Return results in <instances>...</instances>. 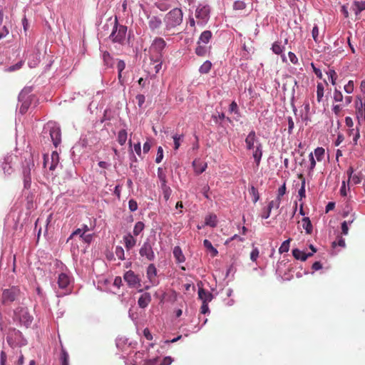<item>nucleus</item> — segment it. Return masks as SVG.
Listing matches in <instances>:
<instances>
[{
  "instance_id": "obj_63",
  "label": "nucleus",
  "mask_w": 365,
  "mask_h": 365,
  "mask_svg": "<svg viewBox=\"0 0 365 365\" xmlns=\"http://www.w3.org/2000/svg\"><path fill=\"white\" fill-rule=\"evenodd\" d=\"M339 245L341 247H345V241L344 239H342L341 237H340L338 240V242H332V247H335L336 245Z\"/></svg>"
},
{
  "instance_id": "obj_21",
  "label": "nucleus",
  "mask_w": 365,
  "mask_h": 365,
  "mask_svg": "<svg viewBox=\"0 0 365 365\" xmlns=\"http://www.w3.org/2000/svg\"><path fill=\"white\" fill-rule=\"evenodd\" d=\"M150 301H151V296H150V293L145 292L138 299V304L140 308H145L148 307V305L149 304Z\"/></svg>"
},
{
  "instance_id": "obj_20",
  "label": "nucleus",
  "mask_w": 365,
  "mask_h": 365,
  "mask_svg": "<svg viewBox=\"0 0 365 365\" xmlns=\"http://www.w3.org/2000/svg\"><path fill=\"white\" fill-rule=\"evenodd\" d=\"M292 255L295 259L301 261H305L308 257L312 256V253H307L297 248L292 250Z\"/></svg>"
},
{
  "instance_id": "obj_33",
  "label": "nucleus",
  "mask_w": 365,
  "mask_h": 365,
  "mask_svg": "<svg viewBox=\"0 0 365 365\" xmlns=\"http://www.w3.org/2000/svg\"><path fill=\"white\" fill-rule=\"evenodd\" d=\"M284 50V46H282L280 42L276 41L272 44V51L275 54H282Z\"/></svg>"
},
{
  "instance_id": "obj_32",
  "label": "nucleus",
  "mask_w": 365,
  "mask_h": 365,
  "mask_svg": "<svg viewBox=\"0 0 365 365\" xmlns=\"http://www.w3.org/2000/svg\"><path fill=\"white\" fill-rule=\"evenodd\" d=\"M128 133L125 129L120 130L118 133V142L120 145H123L127 140Z\"/></svg>"
},
{
  "instance_id": "obj_46",
  "label": "nucleus",
  "mask_w": 365,
  "mask_h": 365,
  "mask_svg": "<svg viewBox=\"0 0 365 365\" xmlns=\"http://www.w3.org/2000/svg\"><path fill=\"white\" fill-rule=\"evenodd\" d=\"M361 174L360 173H357V174H354L351 178V182L354 184V185H357V184H359L361 182Z\"/></svg>"
},
{
  "instance_id": "obj_36",
  "label": "nucleus",
  "mask_w": 365,
  "mask_h": 365,
  "mask_svg": "<svg viewBox=\"0 0 365 365\" xmlns=\"http://www.w3.org/2000/svg\"><path fill=\"white\" fill-rule=\"evenodd\" d=\"M145 225L143 222H138L135 223L134 228H133V235L135 236H138L140 235V233L144 230Z\"/></svg>"
},
{
  "instance_id": "obj_39",
  "label": "nucleus",
  "mask_w": 365,
  "mask_h": 365,
  "mask_svg": "<svg viewBox=\"0 0 365 365\" xmlns=\"http://www.w3.org/2000/svg\"><path fill=\"white\" fill-rule=\"evenodd\" d=\"M290 239L284 241L279 248V253L287 252L289 249Z\"/></svg>"
},
{
  "instance_id": "obj_6",
  "label": "nucleus",
  "mask_w": 365,
  "mask_h": 365,
  "mask_svg": "<svg viewBox=\"0 0 365 365\" xmlns=\"http://www.w3.org/2000/svg\"><path fill=\"white\" fill-rule=\"evenodd\" d=\"M154 243L147 239L139 250V254L141 257L145 258L148 261H153L155 259L153 247Z\"/></svg>"
},
{
  "instance_id": "obj_58",
  "label": "nucleus",
  "mask_w": 365,
  "mask_h": 365,
  "mask_svg": "<svg viewBox=\"0 0 365 365\" xmlns=\"http://www.w3.org/2000/svg\"><path fill=\"white\" fill-rule=\"evenodd\" d=\"M137 101H138V105L140 108H141L143 105V103H145V97L144 95L143 94H138L135 97Z\"/></svg>"
},
{
  "instance_id": "obj_59",
  "label": "nucleus",
  "mask_w": 365,
  "mask_h": 365,
  "mask_svg": "<svg viewBox=\"0 0 365 365\" xmlns=\"http://www.w3.org/2000/svg\"><path fill=\"white\" fill-rule=\"evenodd\" d=\"M334 99L336 102H341L343 100L342 93L340 91H337L336 89H335V91L334 93Z\"/></svg>"
},
{
  "instance_id": "obj_54",
  "label": "nucleus",
  "mask_w": 365,
  "mask_h": 365,
  "mask_svg": "<svg viewBox=\"0 0 365 365\" xmlns=\"http://www.w3.org/2000/svg\"><path fill=\"white\" fill-rule=\"evenodd\" d=\"M8 28L4 25L0 27V39L4 38L9 34Z\"/></svg>"
},
{
  "instance_id": "obj_41",
  "label": "nucleus",
  "mask_w": 365,
  "mask_h": 365,
  "mask_svg": "<svg viewBox=\"0 0 365 365\" xmlns=\"http://www.w3.org/2000/svg\"><path fill=\"white\" fill-rule=\"evenodd\" d=\"M158 176L160 179V181L161 182V187H163L166 185V178L165 175L163 173V169L161 168H159L158 169Z\"/></svg>"
},
{
  "instance_id": "obj_51",
  "label": "nucleus",
  "mask_w": 365,
  "mask_h": 365,
  "mask_svg": "<svg viewBox=\"0 0 365 365\" xmlns=\"http://www.w3.org/2000/svg\"><path fill=\"white\" fill-rule=\"evenodd\" d=\"M288 58L292 63H293L294 65L298 64V63H299L298 58H297V56L293 52L289 51L288 53Z\"/></svg>"
},
{
  "instance_id": "obj_14",
  "label": "nucleus",
  "mask_w": 365,
  "mask_h": 365,
  "mask_svg": "<svg viewBox=\"0 0 365 365\" xmlns=\"http://www.w3.org/2000/svg\"><path fill=\"white\" fill-rule=\"evenodd\" d=\"M146 274L150 283H152L153 285L158 284V281L156 279L157 269L154 264H150L148 266Z\"/></svg>"
},
{
  "instance_id": "obj_55",
  "label": "nucleus",
  "mask_w": 365,
  "mask_h": 365,
  "mask_svg": "<svg viewBox=\"0 0 365 365\" xmlns=\"http://www.w3.org/2000/svg\"><path fill=\"white\" fill-rule=\"evenodd\" d=\"M259 257V250L257 247L254 248L250 253V259L252 262H255Z\"/></svg>"
},
{
  "instance_id": "obj_8",
  "label": "nucleus",
  "mask_w": 365,
  "mask_h": 365,
  "mask_svg": "<svg viewBox=\"0 0 365 365\" xmlns=\"http://www.w3.org/2000/svg\"><path fill=\"white\" fill-rule=\"evenodd\" d=\"M20 293L19 289L16 287L4 290L2 294V302L4 304L11 303L16 300Z\"/></svg>"
},
{
  "instance_id": "obj_27",
  "label": "nucleus",
  "mask_w": 365,
  "mask_h": 365,
  "mask_svg": "<svg viewBox=\"0 0 365 365\" xmlns=\"http://www.w3.org/2000/svg\"><path fill=\"white\" fill-rule=\"evenodd\" d=\"M286 183L284 182L283 185L279 187L277 190V196L275 200L276 201V208H279L281 203V197L286 193Z\"/></svg>"
},
{
  "instance_id": "obj_13",
  "label": "nucleus",
  "mask_w": 365,
  "mask_h": 365,
  "mask_svg": "<svg viewBox=\"0 0 365 365\" xmlns=\"http://www.w3.org/2000/svg\"><path fill=\"white\" fill-rule=\"evenodd\" d=\"M260 143L259 141V139L256 136V133L255 130H252L250 132V133L247 135V136L245 138V143H246V148L247 150H254L256 145Z\"/></svg>"
},
{
  "instance_id": "obj_22",
  "label": "nucleus",
  "mask_w": 365,
  "mask_h": 365,
  "mask_svg": "<svg viewBox=\"0 0 365 365\" xmlns=\"http://www.w3.org/2000/svg\"><path fill=\"white\" fill-rule=\"evenodd\" d=\"M70 284V277L65 273H61L58 277V284L61 289H65Z\"/></svg>"
},
{
  "instance_id": "obj_49",
  "label": "nucleus",
  "mask_w": 365,
  "mask_h": 365,
  "mask_svg": "<svg viewBox=\"0 0 365 365\" xmlns=\"http://www.w3.org/2000/svg\"><path fill=\"white\" fill-rule=\"evenodd\" d=\"M163 159V150L162 147H158V152H157V156L155 158V162L157 163H160L162 160Z\"/></svg>"
},
{
  "instance_id": "obj_50",
  "label": "nucleus",
  "mask_w": 365,
  "mask_h": 365,
  "mask_svg": "<svg viewBox=\"0 0 365 365\" xmlns=\"http://www.w3.org/2000/svg\"><path fill=\"white\" fill-rule=\"evenodd\" d=\"M298 195L299 197V201H301L302 200V198L305 197V182L304 181H303L302 183V186L298 191Z\"/></svg>"
},
{
  "instance_id": "obj_3",
  "label": "nucleus",
  "mask_w": 365,
  "mask_h": 365,
  "mask_svg": "<svg viewBox=\"0 0 365 365\" xmlns=\"http://www.w3.org/2000/svg\"><path fill=\"white\" fill-rule=\"evenodd\" d=\"M167 46L165 41L161 37H155L149 48V56L151 61H158L163 58L164 50Z\"/></svg>"
},
{
  "instance_id": "obj_64",
  "label": "nucleus",
  "mask_w": 365,
  "mask_h": 365,
  "mask_svg": "<svg viewBox=\"0 0 365 365\" xmlns=\"http://www.w3.org/2000/svg\"><path fill=\"white\" fill-rule=\"evenodd\" d=\"M173 361V359L170 356H166L163 359L160 365H170Z\"/></svg>"
},
{
  "instance_id": "obj_9",
  "label": "nucleus",
  "mask_w": 365,
  "mask_h": 365,
  "mask_svg": "<svg viewBox=\"0 0 365 365\" xmlns=\"http://www.w3.org/2000/svg\"><path fill=\"white\" fill-rule=\"evenodd\" d=\"M146 16L148 19V28L151 31L155 32L160 29L163 22L160 16H151L150 14H147Z\"/></svg>"
},
{
  "instance_id": "obj_19",
  "label": "nucleus",
  "mask_w": 365,
  "mask_h": 365,
  "mask_svg": "<svg viewBox=\"0 0 365 365\" xmlns=\"http://www.w3.org/2000/svg\"><path fill=\"white\" fill-rule=\"evenodd\" d=\"M123 242L126 250H130L135 246L137 241L130 233H128L123 237Z\"/></svg>"
},
{
  "instance_id": "obj_2",
  "label": "nucleus",
  "mask_w": 365,
  "mask_h": 365,
  "mask_svg": "<svg viewBox=\"0 0 365 365\" xmlns=\"http://www.w3.org/2000/svg\"><path fill=\"white\" fill-rule=\"evenodd\" d=\"M183 21V12L180 8H174L164 17L165 29L170 31L180 26Z\"/></svg>"
},
{
  "instance_id": "obj_4",
  "label": "nucleus",
  "mask_w": 365,
  "mask_h": 365,
  "mask_svg": "<svg viewBox=\"0 0 365 365\" xmlns=\"http://www.w3.org/2000/svg\"><path fill=\"white\" fill-rule=\"evenodd\" d=\"M14 320L27 328L31 324L33 317L29 314L27 308L19 307L14 310Z\"/></svg>"
},
{
  "instance_id": "obj_44",
  "label": "nucleus",
  "mask_w": 365,
  "mask_h": 365,
  "mask_svg": "<svg viewBox=\"0 0 365 365\" xmlns=\"http://www.w3.org/2000/svg\"><path fill=\"white\" fill-rule=\"evenodd\" d=\"M346 93L350 94L352 93L354 89V83L353 81H349V82L344 86V88Z\"/></svg>"
},
{
  "instance_id": "obj_28",
  "label": "nucleus",
  "mask_w": 365,
  "mask_h": 365,
  "mask_svg": "<svg viewBox=\"0 0 365 365\" xmlns=\"http://www.w3.org/2000/svg\"><path fill=\"white\" fill-rule=\"evenodd\" d=\"M276 207V201L272 200L269 202L267 207L264 210L262 214V218L267 219L270 216L272 209Z\"/></svg>"
},
{
  "instance_id": "obj_62",
  "label": "nucleus",
  "mask_w": 365,
  "mask_h": 365,
  "mask_svg": "<svg viewBox=\"0 0 365 365\" xmlns=\"http://www.w3.org/2000/svg\"><path fill=\"white\" fill-rule=\"evenodd\" d=\"M318 35H319L318 27L317 25H315L312 29V37H313L314 40L315 41V42L318 41V39H317Z\"/></svg>"
},
{
  "instance_id": "obj_47",
  "label": "nucleus",
  "mask_w": 365,
  "mask_h": 365,
  "mask_svg": "<svg viewBox=\"0 0 365 365\" xmlns=\"http://www.w3.org/2000/svg\"><path fill=\"white\" fill-rule=\"evenodd\" d=\"M155 5L156 7L162 11H167L170 8V5L165 2H158L155 4Z\"/></svg>"
},
{
  "instance_id": "obj_26",
  "label": "nucleus",
  "mask_w": 365,
  "mask_h": 365,
  "mask_svg": "<svg viewBox=\"0 0 365 365\" xmlns=\"http://www.w3.org/2000/svg\"><path fill=\"white\" fill-rule=\"evenodd\" d=\"M173 255L178 263H182L185 262V257L182 252V250L180 247L176 246L173 249Z\"/></svg>"
},
{
  "instance_id": "obj_57",
  "label": "nucleus",
  "mask_w": 365,
  "mask_h": 365,
  "mask_svg": "<svg viewBox=\"0 0 365 365\" xmlns=\"http://www.w3.org/2000/svg\"><path fill=\"white\" fill-rule=\"evenodd\" d=\"M128 207H129V210L131 212H134L138 209V204H137L136 201L131 199L128 202Z\"/></svg>"
},
{
  "instance_id": "obj_1",
  "label": "nucleus",
  "mask_w": 365,
  "mask_h": 365,
  "mask_svg": "<svg viewBox=\"0 0 365 365\" xmlns=\"http://www.w3.org/2000/svg\"><path fill=\"white\" fill-rule=\"evenodd\" d=\"M42 136L44 139L50 138L53 145L57 147L61 142L60 126L56 122H48L43 128Z\"/></svg>"
},
{
  "instance_id": "obj_29",
  "label": "nucleus",
  "mask_w": 365,
  "mask_h": 365,
  "mask_svg": "<svg viewBox=\"0 0 365 365\" xmlns=\"http://www.w3.org/2000/svg\"><path fill=\"white\" fill-rule=\"evenodd\" d=\"M212 63L210 61H205L199 68V72L201 74L208 73L212 68Z\"/></svg>"
},
{
  "instance_id": "obj_23",
  "label": "nucleus",
  "mask_w": 365,
  "mask_h": 365,
  "mask_svg": "<svg viewBox=\"0 0 365 365\" xmlns=\"http://www.w3.org/2000/svg\"><path fill=\"white\" fill-rule=\"evenodd\" d=\"M212 38V32L210 31H204L200 36L197 41V44L205 43L207 44Z\"/></svg>"
},
{
  "instance_id": "obj_11",
  "label": "nucleus",
  "mask_w": 365,
  "mask_h": 365,
  "mask_svg": "<svg viewBox=\"0 0 365 365\" xmlns=\"http://www.w3.org/2000/svg\"><path fill=\"white\" fill-rule=\"evenodd\" d=\"M16 156L12 154H7L4 158V161L1 163V168L4 170V173L6 175H11L13 172L12 164L14 159L16 158Z\"/></svg>"
},
{
  "instance_id": "obj_43",
  "label": "nucleus",
  "mask_w": 365,
  "mask_h": 365,
  "mask_svg": "<svg viewBox=\"0 0 365 365\" xmlns=\"http://www.w3.org/2000/svg\"><path fill=\"white\" fill-rule=\"evenodd\" d=\"M359 101L360 107H358V103H356L358 114H360L361 116H363L365 120V101L363 102L361 99H359Z\"/></svg>"
},
{
  "instance_id": "obj_53",
  "label": "nucleus",
  "mask_w": 365,
  "mask_h": 365,
  "mask_svg": "<svg viewBox=\"0 0 365 365\" xmlns=\"http://www.w3.org/2000/svg\"><path fill=\"white\" fill-rule=\"evenodd\" d=\"M287 119L288 122V133L292 134L294 127V123L291 116H288Z\"/></svg>"
},
{
  "instance_id": "obj_60",
  "label": "nucleus",
  "mask_w": 365,
  "mask_h": 365,
  "mask_svg": "<svg viewBox=\"0 0 365 365\" xmlns=\"http://www.w3.org/2000/svg\"><path fill=\"white\" fill-rule=\"evenodd\" d=\"M22 66H23V61H19L17 63H16L15 65H13V66H11L10 67H9L8 71H16V70L21 68Z\"/></svg>"
},
{
  "instance_id": "obj_18",
  "label": "nucleus",
  "mask_w": 365,
  "mask_h": 365,
  "mask_svg": "<svg viewBox=\"0 0 365 365\" xmlns=\"http://www.w3.org/2000/svg\"><path fill=\"white\" fill-rule=\"evenodd\" d=\"M255 148V149L253 151L252 157L255 160L257 166H259L262 157V145L261 143H258Z\"/></svg>"
},
{
  "instance_id": "obj_5",
  "label": "nucleus",
  "mask_w": 365,
  "mask_h": 365,
  "mask_svg": "<svg viewBox=\"0 0 365 365\" xmlns=\"http://www.w3.org/2000/svg\"><path fill=\"white\" fill-rule=\"evenodd\" d=\"M127 32V26L118 24V21L115 19V25L113 31L110 35V38L114 43H123Z\"/></svg>"
},
{
  "instance_id": "obj_56",
  "label": "nucleus",
  "mask_w": 365,
  "mask_h": 365,
  "mask_svg": "<svg viewBox=\"0 0 365 365\" xmlns=\"http://www.w3.org/2000/svg\"><path fill=\"white\" fill-rule=\"evenodd\" d=\"M125 68V63L123 60H118L117 63L118 73H123Z\"/></svg>"
},
{
  "instance_id": "obj_25",
  "label": "nucleus",
  "mask_w": 365,
  "mask_h": 365,
  "mask_svg": "<svg viewBox=\"0 0 365 365\" xmlns=\"http://www.w3.org/2000/svg\"><path fill=\"white\" fill-rule=\"evenodd\" d=\"M194 170L197 174L202 173L207 168V163L194 160L192 163Z\"/></svg>"
},
{
  "instance_id": "obj_30",
  "label": "nucleus",
  "mask_w": 365,
  "mask_h": 365,
  "mask_svg": "<svg viewBox=\"0 0 365 365\" xmlns=\"http://www.w3.org/2000/svg\"><path fill=\"white\" fill-rule=\"evenodd\" d=\"M217 220L215 215H210L205 217V223L206 225L211 227H215L217 225Z\"/></svg>"
},
{
  "instance_id": "obj_17",
  "label": "nucleus",
  "mask_w": 365,
  "mask_h": 365,
  "mask_svg": "<svg viewBox=\"0 0 365 365\" xmlns=\"http://www.w3.org/2000/svg\"><path fill=\"white\" fill-rule=\"evenodd\" d=\"M198 297L199 299L202 302V304L209 303L213 298L212 294L209 291L204 289L203 288H199Z\"/></svg>"
},
{
  "instance_id": "obj_61",
  "label": "nucleus",
  "mask_w": 365,
  "mask_h": 365,
  "mask_svg": "<svg viewBox=\"0 0 365 365\" xmlns=\"http://www.w3.org/2000/svg\"><path fill=\"white\" fill-rule=\"evenodd\" d=\"M163 61V58H160V60L158 61H153L154 63H156L155 65V73H158L160 71V70L161 69Z\"/></svg>"
},
{
  "instance_id": "obj_34",
  "label": "nucleus",
  "mask_w": 365,
  "mask_h": 365,
  "mask_svg": "<svg viewBox=\"0 0 365 365\" xmlns=\"http://www.w3.org/2000/svg\"><path fill=\"white\" fill-rule=\"evenodd\" d=\"M302 227L307 234H310L312 232V225L309 217H306L302 219Z\"/></svg>"
},
{
  "instance_id": "obj_35",
  "label": "nucleus",
  "mask_w": 365,
  "mask_h": 365,
  "mask_svg": "<svg viewBox=\"0 0 365 365\" xmlns=\"http://www.w3.org/2000/svg\"><path fill=\"white\" fill-rule=\"evenodd\" d=\"M365 9V1H355L354 4V8L353 10L355 12V14L357 15L359 14L361 11Z\"/></svg>"
},
{
  "instance_id": "obj_37",
  "label": "nucleus",
  "mask_w": 365,
  "mask_h": 365,
  "mask_svg": "<svg viewBox=\"0 0 365 365\" xmlns=\"http://www.w3.org/2000/svg\"><path fill=\"white\" fill-rule=\"evenodd\" d=\"M327 74L328 76V80L332 85H335L337 78L336 73L332 69H329V71L327 72Z\"/></svg>"
},
{
  "instance_id": "obj_38",
  "label": "nucleus",
  "mask_w": 365,
  "mask_h": 365,
  "mask_svg": "<svg viewBox=\"0 0 365 365\" xmlns=\"http://www.w3.org/2000/svg\"><path fill=\"white\" fill-rule=\"evenodd\" d=\"M207 52V48L206 46L198 44L195 48V53L199 56H204Z\"/></svg>"
},
{
  "instance_id": "obj_16",
  "label": "nucleus",
  "mask_w": 365,
  "mask_h": 365,
  "mask_svg": "<svg viewBox=\"0 0 365 365\" xmlns=\"http://www.w3.org/2000/svg\"><path fill=\"white\" fill-rule=\"evenodd\" d=\"M41 53L38 50H35L29 55L28 65L30 68H35L40 63Z\"/></svg>"
},
{
  "instance_id": "obj_7",
  "label": "nucleus",
  "mask_w": 365,
  "mask_h": 365,
  "mask_svg": "<svg viewBox=\"0 0 365 365\" xmlns=\"http://www.w3.org/2000/svg\"><path fill=\"white\" fill-rule=\"evenodd\" d=\"M210 7L207 4H199L195 10V17L198 24H206L210 19Z\"/></svg>"
},
{
  "instance_id": "obj_12",
  "label": "nucleus",
  "mask_w": 365,
  "mask_h": 365,
  "mask_svg": "<svg viewBox=\"0 0 365 365\" xmlns=\"http://www.w3.org/2000/svg\"><path fill=\"white\" fill-rule=\"evenodd\" d=\"M124 280L128 283L130 287H135L140 285V279L134 272L129 270L124 274Z\"/></svg>"
},
{
  "instance_id": "obj_48",
  "label": "nucleus",
  "mask_w": 365,
  "mask_h": 365,
  "mask_svg": "<svg viewBox=\"0 0 365 365\" xmlns=\"http://www.w3.org/2000/svg\"><path fill=\"white\" fill-rule=\"evenodd\" d=\"M163 191V195L164 198L168 200L171 194V189L168 185H165L163 187H161Z\"/></svg>"
},
{
  "instance_id": "obj_24",
  "label": "nucleus",
  "mask_w": 365,
  "mask_h": 365,
  "mask_svg": "<svg viewBox=\"0 0 365 365\" xmlns=\"http://www.w3.org/2000/svg\"><path fill=\"white\" fill-rule=\"evenodd\" d=\"M49 158L51 160L49 170H54L59 163V155L57 152L53 151Z\"/></svg>"
},
{
  "instance_id": "obj_10",
  "label": "nucleus",
  "mask_w": 365,
  "mask_h": 365,
  "mask_svg": "<svg viewBox=\"0 0 365 365\" xmlns=\"http://www.w3.org/2000/svg\"><path fill=\"white\" fill-rule=\"evenodd\" d=\"M34 166L33 163H26V165L23 167V177L24 187L29 189L31 183V171Z\"/></svg>"
},
{
  "instance_id": "obj_45",
  "label": "nucleus",
  "mask_w": 365,
  "mask_h": 365,
  "mask_svg": "<svg viewBox=\"0 0 365 365\" xmlns=\"http://www.w3.org/2000/svg\"><path fill=\"white\" fill-rule=\"evenodd\" d=\"M245 7V3L242 1H236L233 4V9L235 10H243Z\"/></svg>"
},
{
  "instance_id": "obj_31",
  "label": "nucleus",
  "mask_w": 365,
  "mask_h": 365,
  "mask_svg": "<svg viewBox=\"0 0 365 365\" xmlns=\"http://www.w3.org/2000/svg\"><path fill=\"white\" fill-rule=\"evenodd\" d=\"M203 245L210 252L212 257H215L217 255L218 251L212 246L210 241H209L208 240H204Z\"/></svg>"
},
{
  "instance_id": "obj_40",
  "label": "nucleus",
  "mask_w": 365,
  "mask_h": 365,
  "mask_svg": "<svg viewBox=\"0 0 365 365\" xmlns=\"http://www.w3.org/2000/svg\"><path fill=\"white\" fill-rule=\"evenodd\" d=\"M173 138L175 145L174 148L175 150H178L180 145V141L183 139V135L175 134L173 136Z\"/></svg>"
},
{
  "instance_id": "obj_42",
  "label": "nucleus",
  "mask_w": 365,
  "mask_h": 365,
  "mask_svg": "<svg viewBox=\"0 0 365 365\" xmlns=\"http://www.w3.org/2000/svg\"><path fill=\"white\" fill-rule=\"evenodd\" d=\"M115 255L117 256V257L120 259V260H123L125 259V256H124V250L122 247L120 246H117L115 247Z\"/></svg>"
},
{
  "instance_id": "obj_15",
  "label": "nucleus",
  "mask_w": 365,
  "mask_h": 365,
  "mask_svg": "<svg viewBox=\"0 0 365 365\" xmlns=\"http://www.w3.org/2000/svg\"><path fill=\"white\" fill-rule=\"evenodd\" d=\"M101 58L103 63V66L105 68H111L114 66V58L110 55V53L108 51H103Z\"/></svg>"
},
{
  "instance_id": "obj_52",
  "label": "nucleus",
  "mask_w": 365,
  "mask_h": 365,
  "mask_svg": "<svg viewBox=\"0 0 365 365\" xmlns=\"http://www.w3.org/2000/svg\"><path fill=\"white\" fill-rule=\"evenodd\" d=\"M229 110L231 113H235L239 115L238 106L235 101H232L229 107Z\"/></svg>"
}]
</instances>
